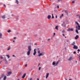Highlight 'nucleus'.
Returning a JSON list of instances; mask_svg holds the SVG:
<instances>
[{
  "label": "nucleus",
  "mask_w": 80,
  "mask_h": 80,
  "mask_svg": "<svg viewBox=\"0 0 80 80\" xmlns=\"http://www.w3.org/2000/svg\"><path fill=\"white\" fill-rule=\"evenodd\" d=\"M11 74H12V72H8V73L6 74V75L8 77V76H10V75H11Z\"/></svg>",
  "instance_id": "3"
},
{
  "label": "nucleus",
  "mask_w": 80,
  "mask_h": 80,
  "mask_svg": "<svg viewBox=\"0 0 80 80\" xmlns=\"http://www.w3.org/2000/svg\"><path fill=\"white\" fill-rule=\"evenodd\" d=\"M76 32L77 33H79L78 32V29H76Z\"/></svg>",
  "instance_id": "23"
},
{
  "label": "nucleus",
  "mask_w": 80,
  "mask_h": 80,
  "mask_svg": "<svg viewBox=\"0 0 80 80\" xmlns=\"http://www.w3.org/2000/svg\"><path fill=\"white\" fill-rule=\"evenodd\" d=\"M79 22H80V19L79 20Z\"/></svg>",
  "instance_id": "62"
},
{
  "label": "nucleus",
  "mask_w": 80,
  "mask_h": 80,
  "mask_svg": "<svg viewBox=\"0 0 80 80\" xmlns=\"http://www.w3.org/2000/svg\"><path fill=\"white\" fill-rule=\"evenodd\" d=\"M21 74H22V72H21L19 73V75H21Z\"/></svg>",
  "instance_id": "32"
},
{
  "label": "nucleus",
  "mask_w": 80,
  "mask_h": 80,
  "mask_svg": "<svg viewBox=\"0 0 80 80\" xmlns=\"http://www.w3.org/2000/svg\"><path fill=\"white\" fill-rule=\"evenodd\" d=\"M65 30L63 29V30H62V33H65Z\"/></svg>",
  "instance_id": "22"
},
{
  "label": "nucleus",
  "mask_w": 80,
  "mask_h": 80,
  "mask_svg": "<svg viewBox=\"0 0 80 80\" xmlns=\"http://www.w3.org/2000/svg\"><path fill=\"white\" fill-rule=\"evenodd\" d=\"M34 45H37V43H35Z\"/></svg>",
  "instance_id": "47"
},
{
  "label": "nucleus",
  "mask_w": 80,
  "mask_h": 80,
  "mask_svg": "<svg viewBox=\"0 0 80 80\" xmlns=\"http://www.w3.org/2000/svg\"><path fill=\"white\" fill-rule=\"evenodd\" d=\"M69 80H72V79H69Z\"/></svg>",
  "instance_id": "61"
},
{
  "label": "nucleus",
  "mask_w": 80,
  "mask_h": 80,
  "mask_svg": "<svg viewBox=\"0 0 80 80\" xmlns=\"http://www.w3.org/2000/svg\"><path fill=\"white\" fill-rule=\"evenodd\" d=\"M1 77L0 78V80L2 78H3L4 77V78H3V80H6V78H7V76H5V74H2L1 75Z\"/></svg>",
  "instance_id": "1"
},
{
  "label": "nucleus",
  "mask_w": 80,
  "mask_h": 80,
  "mask_svg": "<svg viewBox=\"0 0 80 80\" xmlns=\"http://www.w3.org/2000/svg\"><path fill=\"white\" fill-rule=\"evenodd\" d=\"M2 33L0 32V38H2Z\"/></svg>",
  "instance_id": "18"
},
{
  "label": "nucleus",
  "mask_w": 80,
  "mask_h": 80,
  "mask_svg": "<svg viewBox=\"0 0 80 80\" xmlns=\"http://www.w3.org/2000/svg\"><path fill=\"white\" fill-rule=\"evenodd\" d=\"M37 34H35V35H34V37H37Z\"/></svg>",
  "instance_id": "33"
},
{
  "label": "nucleus",
  "mask_w": 80,
  "mask_h": 80,
  "mask_svg": "<svg viewBox=\"0 0 80 80\" xmlns=\"http://www.w3.org/2000/svg\"><path fill=\"white\" fill-rule=\"evenodd\" d=\"M73 48H74V49H75V50H77V49H78V47H77V46L74 45Z\"/></svg>",
  "instance_id": "6"
},
{
  "label": "nucleus",
  "mask_w": 80,
  "mask_h": 80,
  "mask_svg": "<svg viewBox=\"0 0 80 80\" xmlns=\"http://www.w3.org/2000/svg\"><path fill=\"white\" fill-rule=\"evenodd\" d=\"M76 28L77 29L78 28V27L77 26H76Z\"/></svg>",
  "instance_id": "57"
},
{
  "label": "nucleus",
  "mask_w": 80,
  "mask_h": 80,
  "mask_svg": "<svg viewBox=\"0 0 80 80\" xmlns=\"http://www.w3.org/2000/svg\"><path fill=\"white\" fill-rule=\"evenodd\" d=\"M12 56H13V57H15V55H12Z\"/></svg>",
  "instance_id": "58"
},
{
  "label": "nucleus",
  "mask_w": 80,
  "mask_h": 80,
  "mask_svg": "<svg viewBox=\"0 0 80 80\" xmlns=\"http://www.w3.org/2000/svg\"><path fill=\"white\" fill-rule=\"evenodd\" d=\"M77 16H78V17H80V15H77Z\"/></svg>",
  "instance_id": "43"
},
{
  "label": "nucleus",
  "mask_w": 80,
  "mask_h": 80,
  "mask_svg": "<svg viewBox=\"0 0 80 80\" xmlns=\"http://www.w3.org/2000/svg\"><path fill=\"white\" fill-rule=\"evenodd\" d=\"M32 80V78H31L30 79V80Z\"/></svg>",
  "instance_id": "52"
},
{
  "label": "nucleus",
  "mask_w": 80,
  "mask_h": 80,
  "mask_svg": "<svg viewBox=\"0 0 80 80\" xmlns=\"http://www.w3.org/2000/svg\"><path fill=\"white\" fill-rule=\"evenodd\" d=\"M72 58H73L72 57H71L69 58V59H68V60L69 61H71V60H72Z\"/></svg>",
  "instance_id": "12"
},
{
  "label": "nucleus",
  "mask_w": 80,
  "mask_h": 80,
  "mask_svg": "<svg viewBox=\"0 0 80 80\" xmlns=\"http://www.w3.org/2000/svg\"><path fill=\"white\" fill-rule=\"evenodd\" d=\"M8 33H10V32H11V30H8Z\"/></svg>",
  "instance_id": "29"
},
{
  "label": "nucleus",
  "mask_w": 80,
  "mask_h": 80,
  "mask_svg": "<svg viewBox=\"0 0 80 80\" xmlns=\"http://www.w3.org/2000/svg\"><path fill=\"white\" fill-rule=\"evenodd\" d=\"M2 62V61H1V62H0V64H1V62Z\"/></svg>",
  "instance_id": "60"
},
{
  "label": "nucleus",
  "mask_w": 80,
  "mask_h": 80,
  "mask_svg": "<svg viewBox=\"0 0 80 80\" xmlns=\"http://www.w3.org/2000/svg\"><path fill=\"white\" fill-rule=\"evenodd\" d=\"M62 17L61 16H60V18H62Z\"/></svg>",
  "instance_id": "49"
},
{
  "label": "nucleus",
  "mask_w": 80,
  "mask_h": 80,
  "mask_svg": "<svg viewBox=\"0 0 80 80\" xmlns=\"http://www.w3.org/2000/svg\"><path fill=\"white\" fill-rule=\"evenodd\" d=\"M52 18H54V16H53V14H52Z\"/></svg>",
  "instance_id": "27"
},
{
  "label": "nucleus",
  "mask_w": 80,
  "mask_h": 80,
  "mask_svg": "<svg viewBox=\"0 0 80 80\" xmlns=\"http://www.w3.org/2000/svg\"><path fill=\"white\" fill-rule=\"evenodd\" d=\"M67 42H69V40H67Z\"/></svg>",
  "instance_id": "39"
},
{
  "label": "nucleus",
  "mask_w": 80,
  "mask_h": 80,
  "mask_svg": "<svg viewBox=\"0 0 80 80\" xmlns=\"http://www.w3.org/2000/svg\"><path fill=\"white\" fill-rule=\"evenodd\" d=\"M46 78L47 79V78H48V76H49V73L48 72L46 74Z\"/></svg>",
  "instance_id": "10"
},
{
  "label": "nucleus",
  "mask_w": 80,
  "mask_h": 80,
  "mask_svg": "<svg viewBox=\"0 0 80 80\" xmlns=\"http://www.w3.org/2000/svg\"><path fill=\"white\" fill-rule=\"evenodd\" d=\"M30 51H28L27 52V55L28 56H29L30 54Z\"/></svg>",
  "instance_id": "9"
},
{
  "label": "nucleus",
  "mask_w": 80,
  "mask_h": 80,
  "mask_svg": "<svg viewBox=\"0 0 80 80\" xmlns=\"http://www.w3.org/2000/svg\"><path fill=\"white\" fill-rule=\"evenodd\" d=\"M53 35H54V36H55V33L54 32L53 33Z\"/></svg>",
  "instance_id": "44"
},
{
  "label": "nucleus",
  "mask_w": 80,
  "mask_h": 80,
  "mask_svg": "<svg viewBox=\"0 0 80 80\" xmlns=\"http://www.w3.org/2000/svg\"><path fill=\"white\" fill-rule=\"evenodd\" d=\"M62 35L63 36V37H65V34H62Z\"/></svg>",
  "instance_id": "45"
},
{
  "label": "nucleus",
  "mask_w": 80,
  "mask_h": 80,
  "mask_svg": "<svg viewBox=\"0 0 80 80\" xmlns=\"http://www.w3.org/2000/svg\"><path fill=\"white\" fill-rule=\"evenodd\" d=\"M31 50H32V47L31 46H28V51H31Z\"/></svg>",
  "instance_id": "4"
},
{
  "label": "nucleus",
  "mask_w": 80,
  "mask_h": 80,
  "mask_svg": "<svg viewBox=\"0 0 80 80\" xmlns=\"http://www.w3.org/2000/svg\"><path fill=\"white\" fill-rule=\"evenodd\" d=\"M73 53H74V54L76 53V52H75V51L73 52Z\"/></svg>",
  "instance_id": "46"
},
{
  "label": "nucleus",
  "mask_w": 80,
  "mask_h": 80,
  "mask_svg": "<svg viewBox=\"0 0 80 80\" xmlns=\"http://www.w3.org/2000/svg\"><path fill=\"white\" fill-rule=\"evenodd\" d=\"M65 12L66 13H67V15H68V11L66 10L65 11Z\"/></svg>",
  "instance_id": "25"
},
{
  "label": "nucleus",
  "mask_w": 80,
  "mask_h": 80,
  "mask_svg": "<svg viewBox=\"0 0 80 80\" xmlns=\"http://www.w3.org/2000/svg\"><path fill=\"white\" fill-rule=\"evenodd\" d=\"M52 65H55V62H52Z\"/></svg>",
  "instance_id": "28"
},
{
  "label": "nucleus",
  "mask_w": 80,
  "mask_h": 80,
  "mask_svg": "<svg viewBox=\"0 0 80 80\" xmlns=\"http://www.w3.org/2000/svg\"><path fill=\"white\" fill-rule=\"evenodd\" d=\"M68 32H70V31H73V28H68Z\"/></svg>",
  "instance_id": "11"
},
{
  "label": "nucleus",
  "mask_w": 80,
  "mask_h": 80,
  "mask_svg": "<svg viewBox=\"0 0 80 80\" xmlns=\"http://www.w3.org/2000/svg\"><path fill=\"white\" fill-rule=\"evenodd\" d=\"M2 18L3 19H4V18H5V15H4V16H2Z\"/></svg>",
  "instance_id": "21"
},
{
  "label": "nucleus",
  "mask_w": 80,
  "mask_h": 80,
  "mask_svg": "<svg viewBox=\"0 0 80 80\" xmlns=\"http://www.w3.org/2000/svg\"><path fill=\"white\" fill-rule=\"evenodd\" d=\"M13 42L14 43V42H15V41H14V40L13 41Z\"/></svg>",
  "instance_id": "56"
},
{
  "label": "nucleus",
  "mask_w": 80,
  "mask_h": 80,
  "mask_svg": "<svg viewBox=\"0 0 80 80\" xmlns=\"http://www.w3.org/2000/svg\"><path fill=\"white\" fill-rule=\"evenodd\" d=\"M75 23H76V25L78 26V30H80V26L79 25V24H78V22H75Z\"/></svg>",
  "instance_id": "2"
},
{
  "label": "nucleus",
  "mask_w": 80,
  "mask_h": 80,
  "mask_svg": "<svg viewBox=\"0 0 80 80\" xmlns=\"http://www.w3.org/2000/svg\"><path fill=\"white\" fill-rule=\"evenodd\" d=\"M61 16L62 17H63V14H62Z\"/></svg>",
  "instance_id": "41"
},
{
  "label": "nucleus",
  "mask_w": 80,
  "mask_h": 80,
  "mask_svg": "<svg viewBox=\"0 0 80 80\" xmlns=\"http://www.w3.org/2000/svg\"><path fill=\"white\" fill-rule=\"evenodd\" d=\"M59 63V62H57L56 63V65H58V63Z\"/></svg>",
  "instance_id": "30"
},
{
  "label": "nucleus",
  "mask_w": 80,
  "mask_h": 80,
  "mask_svg": "<svg viewBox=\"0 0 80 80\" xmlns=\"http://www.w3.org/2000/svg\"><path fill=\"white\" fill-rule=\"evenodd\" d=\"M9 61H11V59H9Z\"/></svg>",
  "instance_id": "51"
},
{
  "label": "nucleus",
  "mask_w": 80,
  "mask_h": 80,
  "mask_svg": "<svg viewBox=\"0 0 80 80\" xmlns=\"http://www.w3.org/2000/svg\"><path fill=\"white\" fill-rule=\"evenodd\" d=\"M6 57H8V59L10 58V56L8 55H6Z\"/></svg>",
  "instance_id": "26"
},
{
  "label": "nucleus",
  "mask_w": 80,
  "mask_h": 80,
  "mask_svg": "<svg viewBox=\"0 0 80 80\" xmlns=\"http://www.w3.org/2000/svg\"><path fill=\"white\" fill-rule=\"evenodd\" d=\"M25 67H27V64H26L25 65Z\"/></svg>",
  "instance_id": "38"
},
{
  "label": "nucleus",
  "mask_w": 80,
  "mask_h": 80,
  "mask_svg": "<svg viewBox=\"0 0 80 80\" xmlns=\"http://www.w3.org/2000/svg\"><path fill=\"white\" fill-rule=\"evenodd\" d=\"M57 7L58 8H59V6L58 5L57 6Z\"/></svg>",
  "instance_id": "42"
},
{
  "label": "nucleus",
  "mask_w": 80,
  "mask_h": 80,
  "mask_svg": "<svg viewBox=\"0 0 80 80\" xmlns=\"http://www.w3.org/2000/svg\"><path fill=\"white\" fill-rule=\"evenodd\" d=\"M3 60L5 62H6V63H8V62H7V59H3Z\"/></svg>",
  "instance_id": "19"
},
{
  "label": "nucleus",
  "mask_w": 80,
  "mask_h": 80,
  "mask_svg": "<svg viewBox=\"0 0 80 80\" xmlns=\"http://www.w3.org/2000/svg\"><path fill=\"white\" fill-rule=\"evenodd\" d=\"M75 44V41L73 42L71 44L72 45H74Z\"/></svg>",
  "instance_id": "16"
},
{
  "label": "nucleus",
  "mask_w": 80,
  "mask_h": 80,
  "mask_svg": "<svg viewBox=\"0 0 80 80\" xmlns=\"http://www.w3.org/2000/svg\"><path fill=\"white\" fill-rule=\"evenodd\" d=\"M58 0V2H60V0Z\"/></svg>",
  "instance_id": "54"
},
{
  "label": "nucleus",
  "mask_w": 80,
  "mask_h": 80,
  "mask_svg": "<svg viewBox=\"0 0 80 80\" xmlns=\"http://www.w3.org/2000/svg\"><path fill=\"white\" fill-rule=\"evenodd\" d=\"M58 26H56L55 29H56L57 30H58Z\"/></svg>",
  "instance_id": "17"
},
{
  "label": "nucleus",
  "mask_w": 80,
  "mask_h": 80,
  "mask_svg": "<svg viewBox=\"0 0 80 80\" xmlns=\"http://www.w3.org/2000/svg\"><path fill=\"white\" fill-rule=\"evenodd\" d=\"M36 53H37V52L36 51V49H35L34 50V53H33V55H35Z\"/></svg>",
  "instance_id": "7"
},
{
  "label": "nucleus",
  "mask_w": 80,
  "mask_h": 80,
  "mask_svg": "<svg viewBox=\"0 0 80 80\" xmlns=\"http://www.w3.org/2000/svg\"><path fill=\"white\" fill-rule=\"evenodd\" d=\"M79 20H80V16H79Z\"/></svg>",
  "instance_id": "64"
},
{
  "label": "nucleus",
  "mask_w": 80,
  "mask_h": 80,
  "mask_svg": "<svg viewBox=\"0 0 80 80\" xmlns=\"http://www.w3.org/2000/svg\"><path fill=\"white\" fill-rule=\"evenodd\" d=\"M79 20H80V16H79Z\"/></svg>",
  "instance_id": "63"
},
{
  "label": "nucleus",
  "mask_w": 80,
  "mask_h": 80,
  "mask_svg": "<svg viewBox=\"0 0 80 80\" xmlns=\"http://www.w3.org/2000/svg\"><path fill=\"white\" fill-rule=\"evenodd\" d=\"M37 80H40L39 79V78H37Z\"/></svg>",
  "instance_id": "55"
},
{
  "label": "nucleus",
  "mask_w": 80,
  "mask_h": 80,
  "mask_svg": "<svg viewBox=\"0 0 80 80\" xmlns=\"http://www.w3.org/2000/svg\"><path fill=\"white\" fill-rule=\"evenodd\" d=\"M51 15H48V19H50V18H51Z\"/></svg>",
  "instance_id": "14"
},
{
  "label": "nucleus",
  "mask_w": 80,
  "mask_h": 80,
  "mask_svg": "<svg viewBox=\"0 0 80 80\" xmlns=\"http://www.w3.org/2000/svg\"><path fill=\"white\" fill-rule=\"evenodd\" d=\"M62 25L64 27H66V25H65V22H63V24H62Z\"/></svg>",
  "instance_id": "8"
},
{
  "label": "nucleus",
  "mask_w": 80,
  "mask_h": 80,
  "mask_svg": "<svg viewBox=\"0 0 80 80\" xmlns=\"http://www.w3.org/2000/svg\"><path fill=\"white\" fill-rule=\"evenodd\" d=\"M0 58H1V59H2V58H3L2 56H1L0 57Z\"/></svg>",
  "instance_id": "35"
},
{
  "label": "nucleus",
  "mask_w": 80,
  "mask_h": 80,
  "mask_svg": "<svg viewBox=\"0 0 80 80\" xmlns=\"http://www.w3.org/2000/svg\"><path fill=\"white\" fill-rule=\"evenodd\" d=\"M48 42H50V39L49 38L48 39Z\"/></svg>",
  "instance_id": "37"
},
{
  "label": "nucleus",
  "mask_w": 80,
  "mask_h": 80,
  "mask_svg": "<svg viewBox=\"0 0 80 80\" xmlns=\"http://www.w3.org/2000/svg\"><path fill=\"white\" fill-rule=\"evenodd\" d=\"M45 54L44 53H40L38 55V57H40L41 56H43Z\"/></svg>",
  "instance_id": "5"
},
{
  "label": "nucleus",
  "mask_w": 80,
  "mask_h": 80,
  "mask_svg": "<svg viewBox=\"0 0 80 80\" xmlns=\"http://www.w3.org/2000/svg\"><path fill=\"white\" fill-rule=\"evenodd\" d=\"M78 52H80V49H78Z\"/></svg>",
  "instance_id": "40"
},
{
  "label": "nucleus",
  "mask_w": 80,
  "mask_h": 80,
  "mask_svg": "<svg viewBox=\"0 0 80 80\" xmlns=\"http://www.w3.org/2000/svg\"><path fill=\"white\" fill-rule=\"evenodd\" d=\"M72 3H75V1H73L72 2Z\"/></svg>",
  "instance_id": "36"
},
{
  "label": "nucleus",
  "mask_w": 80,
  "mask_h": 80,
  "mask_svg": "<svg viewBox=\"0 0 80 80\" xmlns=\"http://www.w3.org/2000/svg\"><path fill=\"white\" fill-rule=\"evenodd\" d=\"M4 6L5 7H6V6H5V4L4 5Z\"/></svg>",
  "instance_id": "59"
},
{
  "label": "nucleus",
  "mask_w": 80,
  "mask_h": 80,
  "mask_svg": "<svg viewBox=\"0 0 80 80\" xmlns=\"http://www.w3.org/2000/svg\"><path fill=\"white\" fill-rule=\"evenodd\" d=\"M57 18V15H56V18Z\"/></svg>",
  "instance_id": "50"
},
{
  "label": "nucleus",
  "mask_w": 80,
  "mask_h": 80,
  "mask_svg": "<svg viewBox=\"0 0 80 80\" xmlns=\"http://www.w3.org/2000/svg\"><path fill=\"white\" fill-rule=\"evenodd\" d=\"M13 39H16V37H14Z\"/></svg>",
  "instance_id": "48"
},
{
  "label": "nucleus",
  "mask_w": 80,
  "mask_h": 80,
  "mask_svg": "<svg viewBox=\"0 0 80 80\" xmlns=\"http://www.w3.org/2000/svg\"><path fill=\"white\" fill-rule=\"evenodd\" d=\"M25 76H26V73L24 74L22 77V78H24L25 77Z\"/></svg>",
  "instance_id": "13"
},
{
  "label": "nucleus",
  "mask_w": 80,
  "mask_h": 80,
  "mask_svg": "<svg viewBox=\"0 0 80 80\" xmlns=\"http://www.w3.org/2000/svg\"><path fill=\"white\" fill-rule=\"evenodd\" d=\"M41 69V67H39V70H40Z\"/></svg>",
  "instance_id": "34"
},
{
  "label": "nucleus",
  "mask_w": 80,
  "mask_h": 80,
  "mask_svg": "<svg viewBox=\"0 0 80 80\" xmlns=\"http://www.w3.org/2000/svg\"><path fill=\"white\" fill-rule=\"evenodd\" d=\"M38 52L39 54H40V51H39V48H38Z\"/></svg>",
  "instance_id": "20"
},
{
  "label": "nucleus",
  "mask_w": 80,
  "mask_h": 80,
  "mask_svg": "<svg viewBox=\"0 0 80 80\" xmlns=\"http://www.w3.org/2000/svg\"><path fill=\"white\" fill-rule=\"evenodd\" d=\"M10 50V47H9V48L8 49V50Z\"/></svg>",
  "instance_id": "31"
},
{
  "label": "nucleus",
  "mask_w": 80,
  "mask_h": 80,
  "mask_svg": "<svg viewBox=\"0 0 80 80\" xmlns=\"http://www.w3.org/2000/svg\"><path fill=\"white\" fill-rule=\"evenodd\" d=\"M78 35H77L76 36V37L75 38V39H76V40H77V39H78Z\"/></svg>",
  "instance_id": "15"
},
{
  "label": "nucleus",
  "mask_w": 80,
  "mask_h": 80,
  "mask_svg": "<svg viewBox=\"0 0 80 80\" xmlns=\"http://www.w3.org/2000/svg\"><path fill=\"white\" fill-rule=\"evenodd\" d=\"M16 1L17 4H18V3H19V2H18V0H16Z\"/></svg>",
  "instance_id": "24"
},
{
  "label": "nucleus",
  "mask_w": 80,
  "mask_h": 80,
  "mask_svg": "<svg viewBox=\"0 0 80 80\" xmlns=\"http://www.w3.org/2000/svg\"><path fill=\"white\" fill-rule=\"evenodd\" d=\"M75 62H76V63H77V61H76Z\"/></svg>",
  "instance_id": "53"
}]
</instances>
